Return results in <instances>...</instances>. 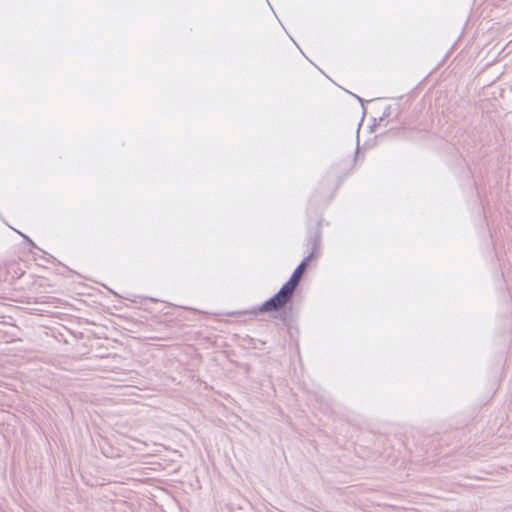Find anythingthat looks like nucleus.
<instances>
[{"label": "nucleus", "mask_w": 512, "mask_h": 512, "mask_svg": "<svg viewBox=\"0 0 512 512\" xmlns=\"http://www.w3.org/2000/svg\"><path fill=\"white\" fill-rule=\"evenodd\" d=\"M294 290L290 288L286 283H284L281 288L270 298L264 301L261 305L251 309L250 311H241L231 313V316L234 315H242V314H251L257 316L258 314L265 312H278L284 308L288 304L292 305Z\"/></svg>", "instance_id": "1"}, {"label": "nucleus", "mask_w": 512, "mask_h": 512, "mask_svg": "<svg viewBox=\"0 0 512 512\" xmlns=\"http://www.w3.org/2000/svg\"><path fill=\"white\" fill-rule=\"evenodd\" d=\"M322 239L321 222L318 221L313 229H309L307 232L306 246L310 248V253L313 254V259L316 257Z\"/></svg>", "instance_id": "2"}, {"label": "nucleus", "mask_w": 512, "mask_h": 512, "mask_svg": "<svg viewBox=\"0 0 512 512\" xmlns=\"http://www.w3.org/2000/svg\"><path fill=\"white\" fill-rule=\"evenodd\" d=\"M312 260L313 254H308L306 257H304L300 264L294 269L290 278L285 282L294 291L298 287L301 277L306 272L307 267L309 266Z\"/></svg>", "instance_id": "3"}, {"label": "nucleus", "mask_w": 512, "mask_h": 512, "mask_svg": "<svg viewBox=\"0 0 512 512\" xmlns=\"http://www.w3.org/2000/svg\"><path fill=\"white\" fill-rule=\"evenodd\" d=\"M275 313L276 314L273 316L275 319L282 321L286 327H291L292 319L290 317V313L286 310V308Z\"/></svg>", "instance_id": "4"}, {"label": "nucleus", "mask_w": 512, "mask_h": 512, "mask_svg": "<svg viewBox=\"0 0 512 512\" xmlns=\"http://www.w3.org/2000/svg\"><path fill=\"white\" fill-rule=\"evenodd\" d=\"M17 233H19V234H20V235L25 239V241L29 244V246H30V248H31V249H30V251H32V249H38V250H40L41 252H44L43 250H41V249H40V248H39V247L34 243V241H33L29 236H27V235H25V234L21 233L20 231H17Z\"/></svg>", "instance_id": "5"}, {"label": "nucleus", "mask_w": 512, "mask_h": 512, "mask_svg": "<svg viewBox=\"0 0 512 512\" xmlns=\"http://www.w3.org/2000/svg\"><path fill=\"white\" fill-rule=\"evenodd\" d=\"M390 115H391V106H390V105H388V106L384 109V111H383L382 115L379 117V121H380V122H383L386 118L390 117Z\"/></svg>", "instance_id": "6"}, {"label": "nucleus", "mask_w": 512, "mask_h": 512, "mask_svg": "<svg viewBox=\"0 0 512 512\" xmlns=\"http://www.w3.org/2000/svg\"><path fill=\"white\" fill-rule=\"evenodd\" d=\"M350 94H351L353 97H355V98H356V99L361 103L362 108H363V116H364V115H365V112H366V110H365V108H364V100H363L360 96H358V95H356V94H353V93H350Z\"/></svg>", "instance_id": "7"}, {"label": "nucleus", "mask_w": 512, "mask_h": 512, "mask_svg": "<svg viewBox=\"0 0 512 512\" xmlns=\"http://www.w3.org/2000/svg\"><path fill=\"white\" fill-rule=\"evenodd\" d=\"M381 124H382V122L379 121V118L378 119L374 118L373 124L369 128L371 131H373L377 126H380Z\"/></svg>", "instance_id": "8"}, {"label": "nucleus", "mask_w": 512, "mask_h": 512, "mask_svg": "<svg viewBox=\"0 0 512 512\" xmlns=\"http://www.w3.org/2000/svg\"><path fill=\"white\" fill-rule=\"evenodd\" d=\"M358 132H359V130L357 131V133ZM358 151H359V135L357 134V146H356V150H355V157H357ZM355 160H356V158H354V161Z\"/></svg>", "instance_id": "9"}]
</instances>
